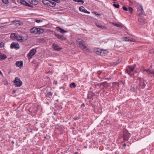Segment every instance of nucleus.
Wrapping results in <instances>:
<instances>
[{"instance_id":"f257e3e1","label":"nucleus","mask_w":154,"mask_h":154,"mask_svg":"<svg viewBox=\"0 0 154 154\" xmlns=\"http://www.w3.org/2000/svg\"><path fill=\"white\" fill-rule=\"evenodd\" d=\"M83 41L80 38H79L76 41V44L78 47H80L83 50L89 52V49L83 44Z\"/></svg>"},{"instance_id":"f03ea898","label":"nucleus","mask_w":154,"mask_h":154,"mask_svg":"<svg viewBox=\"0 0 154 154\" xmlns=\"http://www.w3.org/2000/svg\"><path fill=\"white\" fill-rule=\"evenodd\" d=\"M146 85L144 83V80L142 79H140L139 86H137V88L140 90L141 89H143Z\"/></svg>"},{"instance_id":"7ed1b4c3","label":"nucleus","mask_w":154,"mask_h":154,"mask_svg":"<svg viewBox=\"0 0 154 154\" xmlns=\"http://www.w3.org/2000/svg\"><path fill=\"white\" fill-rule=\"evenodd\" d=\"M14 82L15 84V85L17 87H20L22 84V82L17 77L15 78V80L14 81Z\"/></svg>"},{"instance_id":"20e7f679","label":"nucleus","mask_w":154,"mask_h":154,"mask_svg":"<svg viewBox=\"0 0 154 154\" xmlns=\"http://www.w3.org/2000/svg\"><path fill=\"white\" fill-rule=\"evenodd\" d=\"M36 52V48H33L31 49L28 54V58L31 59Z\"/></svg>"},{"instance_id":"39448f33","label":"nucleus","mask_w":154,"mask_h":154,"mask_svg":"<svg viewBox=\"0 0 154 154\" xmlns=\"http://www.w3.org/2000/svg\"><path fill=\"white\" fill-rule=\"evenodd\" d=\"M136 66L135 65H134L132 66H129L127 67L126 69V71L130 75H131L130 73L134 70V68Z\"/></svg>"},{"instance_id":"423d86ee","label":"nucleus","mask_w":154,"mask_h":154,"mask_svg":"<svg viewBox=\"0 0 154 154\" xmlns=\"http://www.w3.org/2000/svg\"><path fill=\"white\" fill-rule=\"evenodd\" d=\"M11 48H16L18 49L19 48V45L18 43L13 42L11 45Z\"/></svg>"},{"instance_id":"0eeeda50","label":"nucleus","mask_w":154,"mask_h":154,"mask_svg":"<svg viewBox=\"0 0 154 154\" xmlns=\"http://www.w3.org/2000/svg\"><path fill=\"white\" fill-rule=\"evenodd\" d=\"M53 49L56 51H60L61 49V48L59 47V46L57 44H54L52 46Z\"/></svg>"},{"instance_id":"6e6552de","label":"nucleus","mask_w":154,"mask_h":154,"mask_svg":"<svg viewBox=\"0 0 154 154\" xmlns=\"http://www.w3.org/2000/svg\"><path fill=\"white\" fill-rule=\"evenodd\" d=\"M14 35L16 37L17 40L20 42H23L24 40L22 36L19 35L15 34H14Z\"/></svg>"},{"instance_id":"1a4fd4ad","label":"nucleus","mask_w":154,"mask_h":154,"mask_svg":"<svg viewBox=\"0 0 154 154\" xmlns=\"http://www.w3.org/2000/svg\"><path fill=\"white\" fill-rule=\"evenodd\" d=\"M99 85L101 86H102V88H106L109 86V84L108 83L106 82L101 83L99 84Z\"/></svg>"},{"instance_id":"9d476101","label":"nucleus","mask_w":154,"mask_h":154,"mask_svg":"<svg viewBox=\"0 0 154 154\" xmlns=\"http://www.w3.org/2000/svg\"><path fill=\"white\" fill-rule=\"evenodd\" d=\"M130 136V134H129L128 133L127 131H126V132L124 134V140H128V139L129 137Z\"/></svg>"},{"instance_id":"9b49d317","label":"nucleus","mask_w":154,"mask_h":154,"mask_svg":"<svg viewBox=\"0 0 154 154\" xmlns=\"http://www.w3.org/2000/svg\"><path fill=\"white\" fill-rule=\"evenodd\" d=\"M30 32L32 33L37 34L38 29L37 28L34 27L32 28L30 30Z\"/></svg>"},{"instance_id":"f8f14e48","label":"nucleus","mask_w":154,"mask_h":154,"mask_svg":"<svg viewBox=\"0 0 154 154\" xmlns=\"http://www.w3.org/2000/svg\"><path fill=\"white\" fill-rule=\"evenodd\" d=\"M55 35L58 38L62 40H65L66 39V38L63 35H61L60 34H56Z\"/></svg>"},{"instance_id":"ddd939ff","label":"nucleus","mask_w":154,"mask_h":154,"mask_svg":"<svg viewBox=\"0 0 154 154\" xmlns=\"http://www.w3.org/2000/svg\"><path fill=\"white\" fill-rule=\"evenodd\" d=\"M144 71H146L147 73L151 74L152 76H153L154 77V72L152 70H150L149 69H144Z\"/></svg>"},{"instance_id":"4468645a","label":"nucleus","mask_w":154,"mask_h":154,"mask_svg":"<svg viewBox=\"0 0 154 154\" xmlns=\"http://www.w3.org/2000/svg\"><path fill=\"white\" fill-rule=\"evenodd\" d=\"M122 39L124 41L132 42L133 41V39L132 38L129 37H123Z\"/></svg>"},{"instance_id":"2eb2a0df","label":"nucleus","mask_w":154,"mask_h":154,"mask_svg":"<svg viewBox=\"0 0 154 154\" xmlns=\"http://www.w3.org/2000/svg\"><path fill=\"white\" fill-rule=\"evenodd\" d=\"M23 61H17L16 63V65L17 66L21 67L23 66Z\"/></svg>"},{"instance_id":"dca6fc26","label":"nucleus","mask_w":154,"mask_h":154,"mask_svg":"<svg viewBox=\"0 0 154 154\" xmlns=\"http://www.w3.org/2000/svg\"><path fill=\"white\" fill-rule=\"evenodd\" d=\"M139 11V17H142V14L144 12L142 6H140V9Z\"/></svg>"},{"instance_id":"f3484780","label":"nucleus","mask_w":154,"mask_h":154,"mask_svg":"<svg viewBox=\"0 0 154 154\" xmlns=\"http://www.w3.org/2000/svg\"><path fill=\"white\" fill-rule=\"evenodd\" d=\"M108 53L107 51L106 50H101L100 52V55L101 56H104Z\"/></svg>"},{"instance_id":"a211bd4d","label":"nucleus","mask_w":154,"mask_h":154,"mask_svg":"<svg viewBox=\"0 0 154 154\" xmlns=\"http://www.w3.org/2000/svg\"><path fill=\"white\" fill-rule=\"evenodd\" d=\"M56 29L57 31H59L61 33H64L65 32H67L66 31L59 27H57Z\"/></svg>"},{"instance_id":"6ab92c4d","label":"nucleus","mask_w":154,"mask_h":154,"mask_svg":"<svg viewBox=\"0 0 154 154\" xmlns=\"http://www.w3.org/2000/svg\"><path fill=\"white\" fill-rule=\"evenodd\" d=\"M7 58V56L5 54H2L0 52V60H3Z\"/></svg>"},{"instance_id":"aec40b11","label":"nucleus","mask_w":154,"mask_h":154,"mask_svg":"<svg viewBox=\"0 0 154 154\" xmlns=\"http://www.w3.org/2000/svg\"><path fill=\"white\" fill-rule=\"evenodd\" d=\"M101 50L98 48H95L94 49V51L97 54L100 55Z\"/></svg>"},{"instance_id":"412c9836","label":"nucleus","mask_w":154,"mask_h":154,"mask_svg":"<svg viewBox=\"0 0 154 154\" xmlns=\"http://www.w3.org/2000/svg\"><path fill=\"white\" fill-rule=\"evenodd\" d=\"M56 5V3L54 2H53L51 1H49V5L48 6H50L51 7H55Z\"/></svg>"},{"instance_id":"4be33fe9","label":"nucleus","mask_w":154,"mask_h":154,"mask_svg":"<svg viewBox=\"0 0 154 154\" xmlns=\"http://www.w3.org/2000/svg\"><path fill=\"white\" fill-rule=\"evenodd\" d=\"M29 2L33 5H37L38 2L35 0H29Z\"/></svg>"},{"instance_id":"5701e85b","label":"nucleus","mask_w":154,"mask_h":154,"mask_svg":"<svg viewBox=\"0 0 154 154\" xmlns=\"http://www.w3.org/2000/svg\"><path fill=\"white\" fill-rule=\"evenodd\" d=\"M52 95L53 93H51V92H48L47 93V94H46L47 97L50 98H51L52 97Z\"/></svg>"},{"instance_id":"b1692460","label":"nucleus","mask_w":154,"mask_h":154,"mask_svg":"<svg viewBox=\"0 0 154 154\" xmlns=\"http://www.w3.org/2000/svg\"><path fill=\"white\" fill-rule=\"evenodd\" d=\"M38 33L37 34H40L44 32V29H41V28H37Z\"/></svg>"},{"instance_id":"393cba45","label":"nucleus","mask_w":154,"mask_h":154,"mask_svg":"<svg viewBox=\"0 0 154 154\" xmlns=\"http://www.w3.org/2000/svg\"><path fill=\"white\" fill-rule=\"evenodd\" d=\"M21 3L24 5L27 6V5H29V3L24 0H21Z\"/></svg>"},{"instance_id":"a878e982","label":"nucleus","mask_w":154,"mask_h":154,"mask_svg":"<svg viewBox=\"0 0 154 154\" xmlns=\"http://www.w3.org/2000/svg\"><path fill=\"white\" fill-rule=\"evenodd\" d=\"M42 2L45 5H48L49 1L48 0H43Z\"/></svg>"},{"instance_id":"bb28decb","label":"nucleus","mask_w":154,"mask_h":154,"mask_svg":"<svg viewBox=\"0 0 154 154\" xmlns=\"http://www.w3.org/2000/svg\"><path fill=\"white\" fill-rule=\"evenodd\" d=\"M141 17H139L138 20L140 23H143L144 22V20L143 18H141Z\"/></svg>"},{"instance_id":"cd10ccee","label":"nucleus","mask_w":154,"mask_h":154,"mask_svg":"<svg viewBox=\"0 0 154 154\" xmlns=\"http://www.w3.org/2000/svg\"><path fill=\"white\" fill-rule=\"evenodd\" d=\"M69 86L71 88H73L76 87L75 84L74 83H72L70 84Z\"/></svg>"},{"instance_id":"c85d7f7f","label":"nucleus","mask_w":154,"mask_h":154,"mask_svg":"<svg viewBox=\"0 0 154 154\" xmlns=\"http://www.w3.org/2000/svg\"><path fill=\"white\" fill-rule=\"evenodd\" d=\"M49 89L50 88L49 87H47L46 88H45L44 89H43L42 90V92H44V93L45 94L47 93V90L48 89Z\"/></svg>"},{"instance_id":"c756f323","label":"nucleus","mask_w":154,"mask_h":154,"mask_svg":"<svg viewBox=\"0 0 154 154\" xmlns=\"http://www.w3.org/2000/svg\"><path fill=\"white\" fill-rule=\"evenodd\" d=\"M74 2H81L82 3H84L83 0H73Z\"/></svg>"},{"instance_id":"7c9ffc66","label":"nucleus","mask_w":154,"mask_h":154,"mask_svg":"<svg viewBox=\"0 0 154 154\" xmlns=\"http://www.w3.org/2000/svg\"><path fill=\"white\" fill-rule=\"evenodd\" d=\"M96 25L97 26V27H99V28H101L102 29H103V28H104V26H103L99 24H98L96 23Z\"/></svg>"},{"instance_id":"2f4dec72","label":"nucleus","mask_w":154,"mask_h":154,"mask_svg":"<svg viewBox=\"0 0 154 154\" xmlns=\"http://www.w3.org/2000/svg\"><path fill=\"white\" fill-rule=\"evenodd\" d=\"M85 8L83 6H81L79 8V9L80 11L82 12Z\"/></svg>"},{"instance_id":"473e14b6","label":"nucleus","mask_w":154,"mask_h":154,"mask_svg":"<svg viewBox=\"0 0 154 154\" xmlns=\"http://www.w3.org/2000/svg\"><path fill=\"white\" fill-rule=\"evenodd\" d=\"M113 6L116 8H118L119 7V4H113Z\"/></svg>"},{"instance_id":"72a5a7b5","label":"nucleus","mask_w":154,"mask_h":154,"mask_svg":"<svg viewBox=\"0 0 154 154\" xmlns=\"http://www.w3.org/2000/svg\"><path fill=\"white\" fill-rule=\"evenodd\" d=\"M82 12H83L85 13H86L88 14H90V12L89 11H87V10L85 9Z\"/></svg>"},{"instance_id":"f704fd0d","label":"nucleus","mask_w":154,"mask_h":154,"mask_svg":"<svg viewBox=\"0 0 154 154\" xmlns=\"http://www.w3.org/2000/svg\"><path fill=\"white\" fill-rule=\"evenodd\" d=\"M128 11L131 13L133 11V9L132 8L129 7L128 8Z\"/></svg>"},{"instance_id":"c9c22d12","label":"nucleus","mask_w":154,"mask_h":154,"mask_svg":"<svg viewBox=\"0 0 154 154\" xmlns=\"http://www.w3.org/2000/svg\"><path fill=\"white\" fill-rule=\"evenodd\" d=\"M114 25L118 27H121V25H120L118 23H114Z\"/></svg>"},{"instance_id":"e433bc0d","label":"nucleus","mask_w":154,"mask_h":154,"mask_svg":"<svg viewBox=\"0 0 154 154\" xmlns=\"http://www.w3.org/2000/svg\"><path fill=\"white\" fill-rule=\"evenodd\" d=\"M2 2L5 4H7L8 3V0H2Z\"/></svg>"},{"instance_id":"4c0bfd02","label":"nucleus","mask_w":154,"mask_h":154,"mask_svg":"<svg viewBox=\"0 0 154 154\" xmlns=\"http://www.w3.org/2000/svg\"><path fill=\"white\" fill-rule=\"evenodd\" d=\"M4 44L2 42H0V48H2L4 47Z\"/></svg>"},{"instance_id":"58836bf2","label":"nucleus","mask_w":154,"mask_h":154,"mask_svg":"<svg viewBox=\"0 0 154 154\" xmlns=\"http://www.w3.org/2000/svg\"><path fill=\"white\" fill-rule=\"evenodd\" d=\"M122 8H123V10H125V11H127L128 10V9L125 7H123Z\"/></svg>"},{"instance_id":"ea45409f","label":"nucleus","mask_w":154,"mask_h":154,"mask_svg":"<svg viewBox=\"0 0 154 154\" xmlns=\"http://www.w3.org/2000/svg\"><path fill=\"white\" fill-rule=\"evenodd\" d=\"M27 6L31 7V8H33V5H31V4H29V5H27Z\"/></svg>"},{"instance_id":"a19ab883","label":"nucleus","mask_w":154,"mask_h":154,"mask_svg":"<svg viewBox=\"0 0 154 154\" xmlns=\"http://www.w3.org/2000/svg\"><path fill=\"white\" fill-rule=\"evenodd\" d=\"M36 22L38 23H39L40 22H42V20H36L35 21Z\"/></svg>"},{"instance_id":"79ce46f5","label":"nucleus","mask_w":154,"mask_h":154,"mask_svg":"<svg viewBox=\"0 0 154 154\" xmlns=\"http://www.w3.org/2000/svg\"><path fill=\"white\" fill-rule=\"evenodd\" d=\"M53 72V71H49L48 72H46V73H50L51 74H52Z\"/></svg>"},{"instance_id":"37998d69","label":"nucleus","mask_w":154,"mask_h":154,"mask_svg":"<svg viewBox=\"0 0 154 154\" xmlns=\"http://www.w3.org/2000/svg\"><path fill=\"white\" fill-rule=\"evenodd\" d=\"M53 1H55L57 3H59L60 2V1L59 0H53Z\"/></svg>"},{"instance_id":"c03bdc74","label":"nucleus","mask_w":154,"mask_h":154,"mask_svg":"<svg viewBox=\"0 0 154 154\" xmlns=\"http://www.w3.org/2000/svg\"><path fill=\"white\" fill-rule=\"evenodd\" d=\"M54 84H55L56 85L57 84V81H54Z\"/></svg>"},{"instance_id":"a18cd8bd","label":"nucleus","mask_w":154,"mask_h":154,"mask_svg":"<svg viewBox=\"0 0 154 154\" xmlns=\"http://www.w3.org/2000/svg\"><path fill=\"white\" fill-rule=\"evenodd\" d=\"M16 92V91L15 90H14L12 91L13 93H14Z\"/></svg>"},{"instance_id":"49530a36","label":"nucleus","mask_w":154,"mask_h":154,"mask_svg":"<svg viewBox=\"0 0 154 154\" xmlns=\"http://www.w3.org/2000/svg\"><path fill=\"white\" fill-rule=\"evenodd\" d=\"M101 73V72L100 71H98V74L99 75Z\"/></svg>"},{"instance_id":"de8ad7c7","label":"nucleus","mask_w":154,"mask_h":154,"mask_svg":"<svg viewBox=\"0 0 154 154\" xmlns=\"http://www.w3.org/2000/svg\"><path fill=\"white\" fill-rule=\"evenodd\" d=\"M84 106H85V104H82L81 105V107H84Z\"/></svg>"},{"instance_id":"09e8293b","label":"nucleus","mask_w":154,"mask_h":154,"mask_svg":"<svg viewBox=\"0 0 154 154\" xmlns=\"http://www.w3.org/2000/svg\"><path fill=\"white\" fill-rule=\"evenodd\" d=\"M110 79V78H107L105 79H106V80H109V79Z\"/></svg>"},{"instance_id":"8fccbe9b","label":"nucleus","mask_w":154,"mask_h":154,"mask_svg":"<svg viewBox=\"0 0 154 154\" xmlns=\"http://www.w3.org/2000/svg\"><path fill=\"white\" fill-rule=\"evenodd\" d=\"M126 146V144H125H125H123V146Z\"/></svg>"},{"instance_id":"3c124183","label":"nucleus","mask_w":154,"mask_h":154,"mask_svg":"<svg viewBox=\"0 0 154 154\" xmlns=\"http://www.w3.org/2000/svg\"><path fill=\"white\" fill-rule=\"evenodd\" d=\"M48 65L50 66H51L52 65L50 63L48 64Z\"/></svg>"},{"instance_id":"603ef678","label":"nucleus","mask_w":154,"mask_h":154,"mask_svg":"<svg viewBox=\"0 0 154 154\" xmlns=\"http://www.w3.org/2000/svg\"><path fill=\"white\" fill-rule=\"evenodd\" d=\"M74 119L75 120H76V119H77V118H74Z\"/></svg>"},{"instance_id":"864d4df0","label":"nucleus","mask_w":154,"mask_h":154,"mask_svg":"<svg viewBox=\"0 0 154 154\" xmlns=\"http://www.w3.org/2000/svg\"><path fill=\"white\" fill-rule=\"evenodd\" d=\"M97 15L99 16L100 15V14H97Z\"/></svg>"},{"instance_id":"5fc2aeb1","label":"nucleus","mask_w":154,"mask_h":154,"mask_svg":"<svg viewBox=\"0 0 154 154\" xmlns=\"http://www.w3.org/2000/svg\"><path fill=\"white\" fill-rule=\"evenodd\" d=\"M62 88V87H60V89H61V88Z\"/></svg>"},{"instance_id":"6e6d98bb","label":"nucleus","mask_w":154,"mask_h":154,"mask_svg":"<svg viewBox=\"0 0 154 154\" xmlns=\"http://www.w3.org/2000/svg\"><path fill=\"white\" fill-rule=\"evenodd\" d=\"M2 72H1V71L0 70V74H2Z\"/></svg>"},{"instance_id":"4d7b16f0","label":"nucleus","mask_w":154,"mask_h":154,"mask_svg":"<svg viewBox=\"0 0 154 154\" xmlns=\"http://www.w3.org/2000/svg\"><path fill=\"white\" fill-rule=\"evenodd\" d=\"M93 94V95H94V93Z\"/></svg>"},{"instance_id":"13d9d810","label":"nucleus","mask_w":154,"mask_h":154,"mask_svg":"<svg viewBox=\"0 0 154 154\" xmlns=\"http://www.w3.org/2000/svg\"><path fill=\"white\" fill-rule=\"evenodd\" d=\"M12 143H14V142H13V141H12Z\"/></svg>"},{"instance_id":"bf43d9fd","label":"nucleus","mask_w":154,"mask_h":154,"mask_svg":"<svg viewBox=\"0 0 154 154\" xmlns=\"http://www.w3.org/2000/svg\"><path fill=\"white\" fill-rule=\"evenodd\" d=\"M26 36L27 37V36ZM26 38H27V37H26ZM26 39L27 38L25 39V40H26Z\"/></svg>"},{"instance_id":"052dcab7","label":"nucleus","mask_w":154,"mask_h":154,"mask_svg":"<svg viewBox=\"0 0 154 154\" xmlns=\"http://www.w3.org/2000/svg\"><path fill=\"white\" fill-rule=\"evenodd\" d=\"M85 148H86V146H85Z\"/></svg>"}]
</instances>
